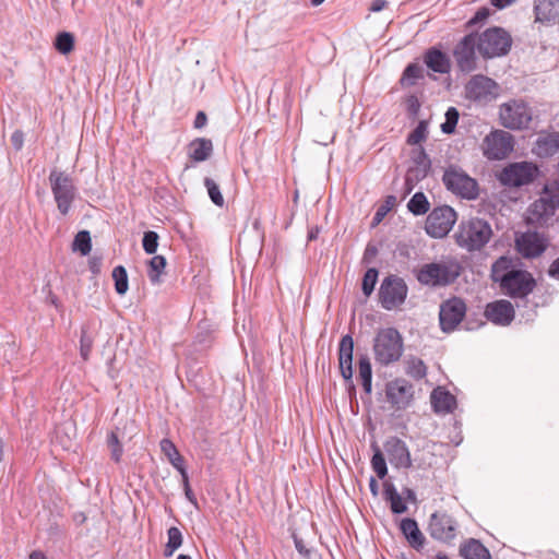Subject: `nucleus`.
I'll return each mask as SVG.
<instances>
[{
    "instance_id": "obj_1",
    "label": "nucleus",
    "mask_w": 559,
    "mask_h": 559,
    "mask_svg": "<svg viewBox=\"0 0 559 559\" xmlns=\"http://www.w3.org/2000/svg\"><path fill=\"white\" fill-rule=\"evenodd\" d=\"M492 228L481 218H471L460 223L455 234L459 247L469 252L481 250L491 239Z\"/></svg>"
},
{
    "instance_id": "obj_2",
    "label": "nucleus",
    "mask_w": 559,
    "mask_h": 559,
    "mask_svg": "<svg viewBox=\"0 0 559 559\" xmlns=\"http://www.w3.org/2000/svg\"><path fill=\"white\" fill-rule=\"evenodd\" d=\"M461 274V265L454 260H441L424 264L417 272V281L426 286L439 287L452 284Z\"/></svg>"
},
{
    "instance_id": "obj_3",
    "label": "nucleus",
    "mask_w": 559,
    "mask_h": 559,
    "mask_svg": "<svg viewBox=\"0 0 559 559\" xmlns=\"http://www.w3.org/2000/svg\"><path fill=\"white\" fill-rule=\"evenodd\" d=\"M48 181L59 213L67 216L78 195L73 178L64 170L53 168L49 174Z\"/></svg>"
},
{
    "instance_id": "obj_4",
    "label": "nucleus",
    "mask_w": 559,
    "mask_h": 559,
    "mask_svg": "<svg viewBox=\"0 0 559 559\" xmlns=\"http://www.w3.org/2000/svg\"><path fill=\"white\" fill-rule=\"evenodd\" d=\"M374 359L382 366L397 361L403 354V338L394 328L381 329L373 341Z\"/></svg>"
},
{
    "instance_id": "obj_5",
    "label": "nucleus",
    "mask_w": 559,
    "mask_h": 559,
    "mask_svg": "<svg viewBox=\"0 0 559 559\" xmlns=\"http://www.w3.org/2000/svg\"><path fill=\"white\" fill-rule=\"evenodd\" d=\"M478 52L485 58L504 56L509 52L512 38L503 28L491 27L476 35Z\"/></svg>"
},
{
    "instance_id": "obj_6",
    "label": "nucleus",
    "mask_w": 559,
    "mask_h": 559,
    "mask_svg": "<svg viewBox=\"0 0 559 559\" xmlns=\"http://www.w3.org/2000/svg\"><path fill=\"white\" fill-rule=\"evenodd\" d=\"M442 181L449 191L461 198L474 200L478 197V185L476 180L457 166H449L444 170Z\"/></svg>"
},
{
    "instance_id": "obj_7",
    "label": "nucleus",
    "mask_w": 559,
    "mask_h": 559,
    "mask_svg": "<svg viewBox=\"0 0 559 559\" xmlns=\"http://www.w3.org/2000/svg\"><path fill=\"white\" fill-rule=\"evenodd\" d=\"M408 293L405 281L397 275H388L381 282L378 297L381 307L393 310L404 304Z\"/></svg>"
},
{
    "instance_id": "obj_8",
    "label": "nucleus",
    "mask_w": 559,
    "mask_h": 559,
    "mask_svg": "<svg viewBox=\"0 0 559 559\" xmlns=\"http://www.w3.org/2000/svg\"><path fill=\"white\" fill-rule=\"evenodd\" d=\"M499 118L504 128L521 130L528 127L532 111L524 102L512 99L500 106Z\"/></svg>"
},
{
    "instance_id": "obj_9",
    "label": "nucleus",
    "mask_w": 559,
    "mask_h": 559,
    "mask_svg": "<svg viewBox=\"0 0 559 559\" xmlns=\"http://www.w3.org/2000/svg\"><path fill=\"white\" fill-rule=\"evenodd\" d=\"M514 247L522 258L536 259L549 247V238L545 233L527 230L516 234Z\"/></svg>"
},
{
    "instance_id": "obj_10",
    "label": "nucleus",
    "mask_w": 559,
    "mask_h": 559,
    "mask_svg": "<svg viewBox=\"0 0 559 559\" xmlns=\"http://www.w3.org/2000/svg\"><path fill=\"white\" fill-rule=\"evenodd\" d=\"M500 287L511 298H525L536 287V281L527 271L511 270L501 278Z\"/></svg>"
},
{
    "instance_id": "obj_11",
    "label": "nucleus",
    "mask_w": 559,
    "mask_h": 559,
    "mask_svg": "<svg viewBox=\"0 0 559 559\" xmlns=\"http://www.w3.org/2000/svg\"><path fill=\"white\" fill-rule=\"evenodd\" d=\"M465 97L478 104H488L499 94L498 84L490 78L476 74L465 85Z\"/></svg>"
},
{
    "instance_id": "obj_12",
    "label": "nucleus",
    "mask_w": 559,
    "mask_h": 559,
    "mask_svg": "<svg viewBox=\"0 0 559 559\" xmlns=\"http://www.w3.org/2000/svg\"><path fill=\"white\" fill-rule=\"evenodd\" d=\"M456 222L455 211L448 206H438L433 209L426 219V233L433 238L447 236Z\"/></svg>"
},
{
    "instance_id": "obj_13",
    "label": "nucleus",
    "mask_w": 559,
    "mask_h": 559,
    "mask_svg": "<svg viewBox=\"0 0 559 559\" xmlns=\"http://www.w3.org/2000/svg\"><path fill=\"white\" fill-rule=\"evenodd\" d=\"M457 522L447 512L437 511L429 518L427 531L431 538L450 543L456 537Z\"/></svg>"
},
{
    "instance_id": "obj_14",
    "label": "nucleus",
    "mask_w": 559,
    "mask_h": 559,
    "mask_svg": "<svg viewBox=\"0 0 559 559\" xmlns=\"http://www.w3.org/2000/svg\"><path fill=\"white\" fill-rule=\"evenodd\" d=\"M483 151L488 159H503L513 151V136L503 130L492 131L484 139Z\"/></svg>"
},
{
    "instance_id": "obj_15",
    "label": "nucleus",
    "mask_w": 559,
    "mask_h": 559,
    "mask_svg": "<svg viewBox=\"0 0 559 559\" xmlns=\"http://www.w3.org/2000/svg\"><path fill=\"white\" fill-rule=\"evenodd\" d=\"M466 314V305L463 299L452 297L440 305L439 321L443 332H453Z\"/></svg>"
},
{
    "instance_id": "obj_16",
    "label": "nucleus",
    "mask_w": 559,
    "mask_h": 559,
    "mask_svg": "<svg viewBox=\"0 0 559 559\" xmlns=\"http://www.w3.org/2000/svg\"><path fill=\"white\" fill-rule=\"evenodd\" d=\"M536 173L537 167L532 163H514L503 168L499 176V180L503 186L521 187L532 182Z\"/></svg>"
},
{
    "instance_id": "obj_17",
    "label": "nucleus",
    "mask_w": 559,
    "mask_h": 559,
    "mask_svg": "<svg viewBox=\"0 0 559 559\" xmlns=\"http://www.w3.org/2000/svg\"><path fill=\"white\" fill-rule=\"evenodd\" d=\"M476 34L473 33L464 36L455 46L453 56L462 72L468 73L476 69Z\"/></svg>"
},
{
    "instance_id": "obj_18",
    "label": "nucleus",
    "mask_w": 559,
    "mask_h": 559,
    "mask_svg": "<svg viewBox=\"0 0 559 559\" xmlns=\"http://www.w3.org/2000/svg\"><path fill=\"white\" fill-rule=\"evenodd\" d=\"M557 209V205L554 204L549 195L542 193L540 198L528 206L526 212V223L538 227L547 226L554 217Z\"/></svg>"
},
{
    "instance_id": "obj_19",
    "label": "nucleus",
    "mask_w": 559,
    "mask_h": 559,
    "mask_svg": "<svg viewBox=\"0 0 559 559\" xmlns=\"http://www.w3.org/2000/svg\"><path fill=\"white\" fill-rule=\"evenodd\" d=\"M390 463L396 468H409L413 465L406 443L397 437H390L383 444Z\"/></svg>"
},
{
    "instance_id": "obj_20",
    "label": "nucleus",
    "mask_w": 559,
    "mask_h": 559,
    "mask_svg": "<svg viewBox=\"0 0 559 559\" xmlns=\"http://www.w3.org/2000/svg\"><path fill=\"white\" fill-rule=\"evenodd\" d=\"M413 394V385L405 379H395L386 385L388 401L399 409L408 406Z\"/></svg>"
},
{
    "instance_id": "obj_21",
    "label": "nucleus",
    "mask_w": 559,
    "mask_h": 559,
    "mask_svg": "<svg viewBox=\"0 0 559 559\" xmlns=\"http://www.w3.org/2000/svg\"><path fill=\"white\" fill-rule=\"evenodd\" d=\"M485 316L490 322L506 326L514 319V308L508 300H497L486 306Z\"/></svg>"
},
{
    "instance_id": "obj_22",
    "label": "nucleus",
    "mask_w": 559,
    "mask_h": 559,
    "mask_svg": "<svg viewBox=\"0 0 559 559\" xmlns=\"http://www.w3.org/2000/svg\"><path fill=\"white\" fill-rule=\"evenodd\" d=\"M413 160L416 166L408 169L405 178L407 193H409L413 189V180L415 179L418 181L420 179H424L427 176L431 166V162L423 147H419L415 152Z\"/></svg>"
},
{
    "instance_id": "obj_23",
    "label": "nucleus",
    "mask_w": 559,
    "mask_h": 559,
    "mask_svg": "<svg viewBox=\"0 0 559 559\" xmlns=\"http://www.w3.org/2000/svg\"><path fill=\"white\" fill-rule=\"evenodd\" d=\"M353 352L354 340L352 335H344L338 344V365L342 377L346 381H352L353 378Z\"/></svg>"
},
{
    "instance_id": "obj_24",
    "label": "nucleus",
    "mask_w": 559,
    "mask_h": 559,
    "mask_svg": "<svg viewBox=\"0 0 559 559\" xmlns=\"http://www.w3.org/2000/svg\"><path fill=\"white\" fill-rule=\"evenodd\" d=\"M535 20L540 23H559V0H535Z\"/></svg>"
},
{
    "instance_id": "obj_25",
    "label": "nucleus",
    "mask_w": 559,
    "mask_h": 559,
    "mask_svg": "<svg viewBox=\"0 0 559 559\" xmlns=\"http://www.w3.org/2000/svg\"><path fill=\"white\" fill-rule=\"evenodd\" d=\"M400 528L413 548L419 550L424 547L426 538L414 519H403Z\"/></svg>"
},
{
    "instance_id": "obj_26",
    "label": "nucleus",
    "mask_w": 559,
    "mask_h": 559,
    "mask_svg": "<svg viewBox=\"0 0 559 559\" xmlns=\"http://www.w3.org/2000/svg\"><path fill=\"white\" fill-rule=\"evenodd\" d=\"M424 61L433 72L445 74L451 69L449 57L437 48H430L426 51Z\"/></svg>"
},
{
    "instance_id": "obj_27",
    "label": "nucleus",
    "mask_w": 559,
    "mask_h": 559,
    "mask_svg": "<svg viewBox=\"0 0 559 559\" xmlns=\"http://www.w3.org/2000/svg\"><path fill=\"white\" fill-rule=\"evenodd\" d=\"M534 152L540 157L552 156L559 152V132L547 133L538 136Z\"/></svg>"
},
{
    "instance_id": "obj_28",
    "label": "nucleus",
    "mask_w": 559,
    "mask_h": 559,
    "mask_svg": "<svg viewBox=\"0 0 559 559\" xmlns=\"http://www.w3.org/2000/svg\"><path fill=\"white\" fill-rule=\"evenodd\" d=\"M430 399L436 413H451L456 406L454 395L440 386L432 391Z\"/></svg>"
},
{
    "instance_id": "obj_29",
    "label": "nucleus",
    "mask_w": 559,
    "mask_h": 559,
    "mask_svg": "<svg viewBox=\"0 0 559 559\" xmlns=\"http://www.w3.org/2000/svg\"><path fill=\"white\" fill-rule=\"evenodd\" d=\"M213 153V143L206 138H197L189 144V157L197 163L210 158Z\"/></svg>"
},
{
    "instance_id": "obj_30",
    "label": "nucleus",
    "mask_w": 559,
    "mask_h": 559,
    "mask_svg": "<svg viewBox=\"0 0 559 559\" xmlns=\"http://www.w3.org/2000/svg\"><path fill=\"white\" fill-rule=\"evenodd\" d=\"M460 552L465 559H490L488 549L474 538L462 545Z\"/></svg>"
},
{
    "instance_id": "obj_31",
    "label": "nucleus",
    "mask_w": 559,
    "mask_h": 559,
    "mask_svg": "<svg viewBox=\"0 0 559 559\" xmlns=\"http://www.w3.org/2000/svg\"><path fill=\"white\" fill-rule=\"evenodd\" d=\"M383 495L384 499L390 502L393 513L401 514L406 512L407 507L393 484L384 483Z\"/></svg>"
},
{
    "instance_id": "obj_32",
    "label": "nucleus",
    "mask_w": 559,
    "mask_h": 559,
    "mask_svg": "<svg viewBox=\"0 0 559 559\" xmlns=\"http://www.w3.org/2000/svg\"><path fill=\"white\" fill-rule=\"evenodd\" d=\"M358 372L365 392L370 394L372 390V369L368 356L364 355L359 357Z\"/></svg>"
},
{
    "instance_id": "obj_33",
    "label": "nucleus",
    "mask_w": 559,
    "mask_h": 559,
    "mask_svg": "<svg viewBox=\"0 0 559 559\" xmlns=\"http://www.w3.org/2000/svg\"><path fill=\"white\" fill-rule=\"evenodd\" d=\"M166 259L163 255H154L148 261L147 276L152 284L157 285L162 282L160 276L166 267Z\"/></svg>"
},
{
    "instance_id": "obj_34",
    "label": "nucleus",
    "mask_w": 559,
    "mask_h": 559,
    "mask_svg": "<svg viewBox=\"0 0 559 559\" xmlns=\"http://www.w3.org/2000/svg\"><path fill=\"white\" fill-rule=\"evenodd\" d=\"M512 259L507 255H502L498 260H496L491 265V280L493 282H499L501 284V278L503 277V275L509 274V272L511 271L510 269L512 266Z\"/></svg>"
},
{
    "instance_id": "obj_35",
    "label": "nucleus",
    "mask_w": 559,
    "mask_h": 559,
    "mask_svg": "<svg viewBox=\"0 0 559 559\" xmlns=\"http://www.w3.org/2000/svg\"><path fill=\"white\" fill-rule=\"evenodd\" d=\"M424 78V69L418 63H409L401 78V84L403 86H413L417 80Z\"/></svg>"
},
{
    "instance_id": "obj_36",
    "label": "nucleus",
    "mask_w": 559,
    "mask_h": 559,
    "mask_svg": "<svg viewBox=\"0 0 559 559\" xmlns=\"http://www.w3.org/2000/svg\"><path fill=\"white\" fill-rule=\"evenodd\" d=\"M168 542L165 545L164 556L171 557L174 552L181 546L182 544V534L180 530L176 526H171L167 531Z\"/></svg>"
},
{
    "instance_id": "obj_37",
    "label": "nucleus",
    "mask_w": 559,
    "mask_h": 559,
    "mask_svg": "<svg viewBox=\"0 0 559 559\" xmlns=\"http://www.w3.org/2000/svg\"><path fill=\"white\" fill-rule=\"evenodd\" d=\"M429 202L423 192H416L409 200L407 207L414 215H424L429 211Z\"/></svg>"
},
{
    "instance_id": "obj_38",
    "label": "nucleus",
    "mask_w": 559,
    "mask_h": 559,
    "mask_svg": "<svg viewBox=\"0 0 559 559\" xmlns=\"http://www.w3.org/2000/svg\"><path fill=\"white\" fill-rule=\"evenodd\" d=\"M73 251H79L82 255H87L92 250V239L90 231H79L72 243Z\"/></svg>"
},
{
    "instance_id": "obj_39",
    "label": "nucleus",
    "mask_w": 559,
    "mask_h": 559,
    "mask_svg": "<svg viewBox=\"0 0 559 559\" xmlns=\"http://www.w3.org/2000/svg\"><path fill=\"white\" fill-rule=\"evenodd\" d=\"M406 373L416 380H420L426 377L427 367L421 359L412 357L406 362Z\"/></svg>"
},
{
    "instance_id": "obj_40",
    "label": "nucleus",
    "mask_w": 559,
    "mask_h": 559,
    "mask_svg": "<svg viewBox=\"0 0 559 559\" xmlns=\"http://www.w3.org/2000/svg\"><path fill=\"white\" fill-rule=\"evenodd\" d=\"M55 48L61 55H68L74 49V36L69 32H61L55 40Z\"/></svg>"
},
{
    "instance_id": "obj_41",
    "label": "nucleus",
    "mask_w": 559,
    "mask_h": 559,
    "mask_svg": "<svg viewBox=\"0 0 559 559\" xmlns=\"http://www.w3.org/2000/svg\"><path fill=\"white\" fill-rule=\"evenodd\" d=\"M112 278L117 294L124 295L129 288L127 270L122 265H118L112 270Z\"/></svg>"
},
{
    "instance_id": "obj_42",
    "label": "nucleus",
    "mask_w": 559,
    "mask_h": 559,
    "mask_svg": "<svg viewBox=\"0 0 559 559\" xmlns=\"http://www.w3.org/2000/svg\"><path fill=\"white\" fill-rule=\"evenodd\" d=\"M371 466L379 478H384L388 474V467L383 453L378 447H374V453L371 459Z\"/></svg>"
},
{
    "instance_id": "obj_43",
    "label": "nucleus",
    "mask_w": 559,
    "mask_h": 559,
    "mask_svg": "<svg viewBox=\"0 0 559 559\" xmlns=\"http://www.w3.org/2000/svg\"><path fill=\"white\" fill-rule=\"evenodd\" d=\"M378 274L379 272L377 269L370 267L364 275L361 289L367 297H369L374 289V286L378 281Z\"/></svg>"
},
{
    "instance_id": "obj_44",
    "label": "nucleus",
    "mask_w": 559,
    "mask_h": 559,
    "mask_svg": "<svg viewBox=\"0 0 559 559\" xmlns=\"http://www.w3.org/2000/svg\"><path fill=\"white\" fill-rule=\"evenodd\" d=\"M204 186L207 189V193H209L211 201L215 205L222 207L224 205V198L221 193L218 185L213 179L206 177L204 179Z\"/></svg>"
},
{
    "instance_id": "obj_45",
    "label": "nucleus",
    "mask_w": 559,
    "mask_h": 559,
    "mask_svg": "<svg viewBox=\"0 0 559 559\" xmlns=\"http://www.w3.org/2000/svg\"><path fill=\"white\" fill-rule=\"evenodd\" d=\"M459 111L455 107L448 108L445 112V121L441 124V130L445 134H451L459 121Z\"/></svg>"
},
{
    "instance_id": "obj_46",
    "label": "nucleus",
    "mask_w": 559,
    "mask_h": 559,
    "mask_svg": "<svg viewBox=\"0 0 559 559\" xmlns=\"http://www.w3.org/2000/svg\"><path fill=\"white\" fill-rule=\"evenodd\" d=\"M158 239H159V236L156 231L148 230V231L144 233L142 246H143L144 251L147 254H153L156 252L157 247H158Z\"/></svg>"
},
{
    "instance_id": "obj_47",
    "label": "nucleus",
    "mask_w": 559,
    "mask_h": 559,
    "mask_svg": "<svg viewBox=\"0 0 559 559\" xmlns=\"http://www.w3.org/2000/svg\"><path fill=\"white\" fill-rule=\"evenodd\" d=\"M396 197L388 195L384 200V203L378 207L373 216V222L379 224L384 218V216L396 205Z\"/></svg>"
},
{
    "instance_id": "obj_48",
    "label": "nucleus",
    "mask_w": 559,
    "mask_h": 559,
    "mask_svg": "<svg viewBox=\"0 0 559 559\" xmlns=\"http://www.w3.org/2000/svg\"><path fill=\"white\" fill-rule=\"evenodd\" d=\"M107 444L111 451V459L115 462H120L123 450L116 432L111 431L108 435Z\"/></svg>"
},
{
    "instance_id": "obj_49",
    "label": "nucleus",
    "mask_w": 559,
    "mask_h": 559,
    "mask_svg": "<svg viewBox=\"0 0 559 559\" xmlns=\"http://www.w3.org/2000/svg\"><path fill=\"white\" fill-rule=\"evenodd\" d=\"M427 138V124L425 121H420L418 126L411 132L407 138V143L411 145L419 144Z\"/></svg>"
},
{
    "instance_id": "obj_50",
    "label": "nucleus",
    "mask_w": 559,
    "mask_h": 559,
    "mask_svg": "<svg viewBox=\"0 0 559 559\" xmlns=\"http://www.w3.org/2000/svg\"><path fill=\"white\" fill-rule=\"evenodd\" d=\"M93 346V338L85 329L81 331L80 354L84 360H87Z\"/></svg>"
},
{
    "instance_id": "obj_51",
    "label": "nucleus",
    "mask_w": 559,
    "mask_h": 559,
    "mask_svg": "<svg viewBox=\"0 0 559 559\" xmlns=\"http://www.w3.org/2000/svg\"><path fill=\"white\" fill-rule=\"evenodd\" d=\"M159 445L162 452L165 454L168 461L174 460L178 454H180L174 442L169 439H162Z\"/></svg>"
},
{
    "instance_id": "obj_52",
    "label": "nucleus",
    "mask_w": 559,
    "mask_h": 559,
    "mask_svg": "<svg viewBox=\"0 0 559 559\" xmlns=\"http://www.w3.org/2000/svg\"><path fill=\"white\" fill-rule=\"evenodd\" d=\"M543 194L549 195L554 204L559 209V180L546 185L543 188Z\"/></svg>"
},
{
    "instance_id": "obj_53",
    "label": "nucleus",
    "mask_w": 559,
    "mask_h": 559,
    "mask_svg": "<svg viewBox=\"0 0 559 559\" xmlns=\"http://www.w3.org/2000/svg\"><path fill=\"white\" fill-rule=\"evenodd\" d=\"M489 10L487 8L479 9L475 15L468 21V25H475L477 23L484 22L489 16Z\"/></svg>"
},
{
    "instance_id": "obj_54",
    "label": "nucleus",
    "mask_w": 559,
    "mask_h": 559,
    "mask_svg": "<svg viewBox=\"0 0 559 559\" xmlns=\"http://www.w3.org/2000/svg\"><path fill=\"white\" fill-rule=\"evenodd\" d=\"M181 479H182V486H183V489H185V495L187 497V499L192 502L193 504H197V499L191 490V487L189 485V476L188 474L187 475H183L181 476Z\"/></svg>"
},
{
    "instance_id": "obj_55",
    "label": "nucleus",
    "mask_w": 559,
    "mask_h": 559,
    "mask_svg": "<svg viewBox=\"0 0 559 559\" xmlns=\"http://www.w3.org/2000/svg\"><path fill=\"white\" fill-rule=\"evenodd\" d=\"M11 143L16 151H20L23 147L24 134L21 130H16L13 132V134L11 135Z\"/></svg>"
},
{
    "instance_id": "obj_56",
    "label": "nucleus",
    "mask_w": 559,
    "mask_h": 559,
    "mask_svg": "<svg viewBox=\"0 0 559 559\" xmlns=\"http://www.w3.org/2000/svg\"><path fill=\"white\" fill-rule=\"evenodd\" d=\"M294 543L297 551L305 558H309L311 556V550L306 547L302 539L298 538L294 535Z\"/></svg>"
},
{
    "instance_id": "obj_57",
    "label": "nucleus",
    "mask_w": 559,
    "mask_h": 559,
    "mask_svg": "<svg viewBox=\"0 0 559 559\" xmlns=\"http://www.w3.org/2000/svg\"><path fill=\"white\" fill-rule=\"evenodd\" d=\"M169 462L180 473L181 476L188 474L181 454H178L174 460Z\"/></svg>"
},
{
    "instance_id": "obj_58",
    "label": "nucleus",
    "mask_w": 559,
    "mask_h": 559,
    "mask_svg": "<svg viewBox=\"0 0 559 559\" xmlns=\"http://www.w3.org/2000/svg\"><path fill=\"white\" fill-rule=\"evenodd\" d=\"M206 122H207V117H206L205 112L199 111L195 116L193 126L195 129H201L206 124Z\"/></svg>"
},
{
    "instance_id": "obj_59",
    "label": "nucleus",
    "mask_w": 559,
    "mask_h": 559,
    "mask_svg": "<svg viewBox=\"0 0 559 559\" xmlns=\"http://www.w3.org/2000/svg\"><path fill=\"white\" fill-rule=\"evenodd\" d=\"M548 275L559 281V258L554 260L552 263L550 264Z\"/></svg>"
},
{
    "instance_id": "obj_60",
    "label": "nucleus",
    "mask_w": 559,
    "mask_h": 559,
    "mask_svg": "<svg viewBox=\"0 0 559 559\" xmlns=\"http://www.w3.org/2000/svg\"><path fill=\"white\" fill-rule=\"evenodd\" d=\"M388 5L386 0H372L370 11L380 12Z\"/></svg>"
},
{
    "instance_id": "obj_61",
    "label": "nucleus",
    "mask_w": 559,
    "mask_h": 559,
    "mask_svg": "<svg viewBox=\"0 0 559 559\" xmlns=\"http://www.w3.org/2000/svg\"><path fill=\"white\" fill-rule=\"evenodd\" d=\"M515 0H490L491 4L498 9H504L512 4Z\"/></svg>"
},
{
    "instance_id": "obj_62",
    "label": "nucleus",
    "mask_w": 559,
    "mask_h": 559,
    "mask_svg": "<svg viewBox=\"0 0 559 559\" xmlns=\"http://www.w3.org/2000/svg\"><path fill=\"white\" fill-rule=\"evenodd\" d=\"M369 488H370V491L372 492L373 496L378 495L379 485H378V481L376 480L374 477H370Z\"/></svg>"
},
{
    "instance_id": "obj_63",
    "label": "nucleus",
    "mask_w": 559,
    "mask_h": 559,
    "mask_svg": "<svg viewBox=\"0 0 559 559\" xmlns=\"http://www.w3.org/2000/svg\"><path fill=\"white\" fill-rule=\"evenodd\" d=\"M320 228L318 226L312 227L308 233L309 240H316L319 236Z\"/></svg>"
},
{
    "instance_id": "obj_64",
    "label": "nucleus",
    "mask_w": 559,
    "mask_h": 559,
    "mask_svg": "<svg viewBox=\"0 0 559 559\" xmlns=\"http://www.w3.org/2000/svg\"><path fill=\"white\" fill-rule=\"evenodd\" d=\"M29 559H46V557L41 551H33L29 555Z\"/></svg>"
}]
</instances>
